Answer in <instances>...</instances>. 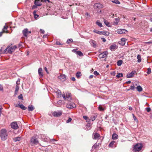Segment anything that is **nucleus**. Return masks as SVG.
Instances as JSON below:
<instances>
[{"mask_svg": "<svg viewBox=\"0 0 152 152\" xmlns=\"http://www.w3.org/2000/svg\"><path fill=\"white\" fill-rule=\"evenodd\" d=\"M142 148V145L140 144H137L134 148L133 150L135 152H138L140 151Z\"/></svg>", "mask_w": 152, "mask_h": 152, "instance_id": "nucleus-3", "label": "nucleus"}, {"mask_svg": "<svg viewBox=\"0 0 152 152\" xmlns=\"http://www.w3.org/2000/svg\"><path fill=\"white\" fill-rule=\"evenodd\" d=\"M126 39L125 38H122L121 39V40L119 41L118 43L121 45H124L126 43Z\"/></svg>", "mask_w": 152, "mask_h": 152, "instance_id": "nucleus-9", "label": "nucleus"}, {"mask_svg": "<svg viewBox=\"0 0 152 152\" xmlns=\"http://www.w3.org/2000/svg\"><path fill=\"white\" fill-rule=\"evenodd\" d=\"M107 54V52H104L99 54V57L101 58H104L106 56Z\"/></svg>", "mask_w": 152, "mask_h": 152, "instance_id": "nucleus-14", "label": "nucleus"}, {"mask_svg": "<svg viewBox=\"0 0 152 152\" xmlns=\"http://www.w3.org/2000/svg\"><path fill=\"white\" fill-rule=\"evenodd\" d=\"M40 32L42 33L43 34H44V33L45 32V31L44 30H43L42 29H40Z\"/></svg>", "mask_w": 152, "mask_h": 152, "instance_id": "nucleus-61", "label": "nucleus"}, {"mask_svg": "<svg viewBox=\"0 0 152 152\" xmlns=\"http://www.w3.org/2000/svg\"><path fill=\"white\" fill-rule=\"evenodd\" d=\"M111 50L113 51L117 48V46L115 44L112 45L110 47Z\"/></svg>", "mask_w": 152, "mask_h": 152, "instance_id": "nucleus-16", "label": "nucleus"}, {"mask_svg": "<svg viewBox=\"0 0 152 152\" xmlns=\"http://www.w3.org/2000/svg\"><path fill=\"white\" fill-rule=\"evenodd\" d=\"M146 110L147 112H149L151 110V109L150 107H147L146 108Z\"/></svg>", "mask_w": 152, "mask_h": 152, "instance_id": "nucleus-51", "label": "nucleus"}, {"mask_svg": "<svg viewBox=\"0 0 152 152\" xmlns=\"http://www.w3.org/2000/svg\"><path fill=\"white\" fill-rule=\"evenodd\" d=\"M73 42V40L71 39H70L67 40L66 42V43L69 44L70 42Z\"/></svg>", "mask_w": 152, "mask_h": 152, "instance_id": "nucleus-41", "label": "nucleus"}, {"mask_svg": "<svg viewBox=\"0 0 152 152\" xmlns=\"http://www.w3.org/2000/svg\"><path fill=\"white\" fill-rule=\"evenodd\" d=\"M102 41L103 42H105L106 41V40L104 38H102Z\"/></svg>", "mask_w": 152, "mask_h": 152, "instance_id": "nucleus-58", "label": "nucleus"}, {"mask_svg": "<svg viewBox=\"0 0 152 152\" xmlns=\"http://www.w3.org/2000/svg\"><path fill=\"white\" fill-rule=\"evenodd\" d=\"M99 144L97 145L96 143L92 147V148L96 149V148L99 145Z\"/></svg>", "mask_w": 152, "mask_h": 152, "instance_id": "nucleus-44", "label": "nucleus"}, {"mask_svg": "<svg viewBox=\"0 0 152 152\" xmlns=\"http://www.w3.org/2000/svg\"><path fill=\"white\" fill-rule=\"evenodd\" d=\"M23 33L25 37H27L28 33V29L27 28H25L23 31Z\"/></svg>", "mask_w": 152, "mask_h": 152, "instance_id": "nucleus-18", "label": "nucleus"}, {"mask_svg": "<svg viewBox=\"0 0 152 152\" xmlns=\"http://www.w3.org/2000/svg\"><path fill=\"white\" fill-rule=\"evenodd\" d=\"M3 90V88L1 85H0V90L2 91Z\"/></svg>", "mask_w": 152, "mask_h": 152, "instance_id": "nucleus-56", "label": "nucleus"}, {"mask_svg": "<svg viewBox=\"0 0 152 152\" xmlns=\"http://www.w3.org/2000/svg\"><path fill=\"white\" fill-rule=\"evenodd\" d=\"M135 87L134 85L131 86H130V88L129 89H128V90H134V89Z\"/></svg>", "mask_w": 152, "mask_h": 152, "instance_id": "nucleus-43", "label": "nucleus"}, {"mask_svg": "<svg viewBox=\"0 0 152 152\" xmlns=\"http://www.w3.org/2000/svg\"><path fill=\"white\" fill-rule=\"evenodd\" d=\"M112 2L117 4H120V2L118 1L117 0L112 1Z\"/></svg>", "mask_w": 152, "mask_h": 152, "instance_id": "nucleus-39", "label": "nucleus"}, {"mask_svg": "<svg viewBox=\"0 0 152 152\" xmlns=\"http://www.w3.org/2000/svg\"><path fill=\"white\" fill-rule=\"evenodd\" d=\"M12 49V52L14 51L15 49L17 48V46L16 45H14L13 46L10 47Z\"/></svg>", "mask_w": 152, "mask_h": 152, "instance_id": "nucleus-40", "label": "nucleus"}, {"mask_svg": "<svg viewBox=\"0 0 152 152\" xmlns=\"http://www.w3.org/2000/svg\"><path fill=\"white\" fill-rule=\"evenodd\" d=\"M118 137V136L116 134H113L112 136V139L113 140L117 139Z\"/></svg>", "mask_w": 152, "mask_h": 152, "instance_id": "nucleus-20", "label": "nucleus"}, {"mask_svg": "<svg viewBox=\"0 0 152 152\" xmlns=\"http://www.w3.org/2000/svg\"><path fill=\"white\" fill-rule=\"evenodd\" d=\"M100 111H102L104 110V109L103 107L101 106L100 105H99L98 107Z\"/></svg>", "mask_w": 152, "mask_h": 152, "instance_id": "nucleus-48", "label": "nucleus"}, {"mask_svg": "<svg viewBox=\"0 0 152 152\" xmlns=\"http://www.w3.org/2000/svg\"><path fill=\"white\" fill-rule=\"evenodd\" d=\"M12 52H13L12 49L11 48V47L10 46H8L4 50V53H11Z\"/></svg>", "mask_w": 152, "mask_h": 152, "instance_id": "nucleus-7", "label": "nucleus"}, {"mask_svg": "<svg viewBox=\"0 0 152 152\" xmlns=\"http://www.w3.org/2000/svg\"><path fill=\"white\" fill-rule=\"evenodd\" d=\"M136 72V71H134L129 74H128L126 75L127 78L132 77Z\"/></svg>", "mask_w": 152, "mask_h": 152, "instance_id": "nucleus-13", "label": "nucleus"}, {"mask_svg": "<svg viewBox=\"0 0 152 152\" xmlns=\"http://www.w3.org/2000/svg\"><path fill=\"white\" fill-rule=\"evenodd\" d=\"M43 70L42 68H40L38 69V72L39 75L40 77H42L43 74L42 73Z\"/></svg>", "mask_w": 152, "mask_h": 152, "instance_id": "nucleus-15", "label": "nucleus"}, {"mask_svg": "<svg viewBox=\"0 0 152 152\" xmlns=\"http://www.w3.org/2000/svg\"><path fill=\"white\" fill-rule=\"evenodd\" d=\"M94 32L97 34H100V33H101V32H99L96 30H94L93 31Z\"/></svg>", "mask_w": 152, "mask_h": 152, "instance_id": "nucleus-50", "label": "nucleus"}, {"mask_svg": "<svg viewBox=\"0 0 152 152\" xmlns=\"http://www.w3.org/2000/svg\"><path fill=\"white\" fill-rule=\"evenodd\" d=\"M18 98L19 99L23 100V97L22 94H20L18 97Z\"/></svg>", "mask_w": 152, "mask_h": 152, "instance_id": "nucleus-42", "label": "nucleus"}, {"mask_svg": "<svg viewBox=\"0 0 152 152\" xmlns=\"http://www.w3.org/2000/svg\"><path fill=\"white\" fill-rule=\"evenodd\" d=\"M93 135L94 136V139H97L100 137L99 134L98 133L93 134Z\"/></svg>", "mask_w": 152, "mask_h": 152, "instance_id": "nucleus-23", "label": "nucleus"}, {"mask_svg": "<svg viewBox=\"0 0 152 152\" xmlns=\"http://www.w3.org/2000/svg\"><path fill=\"white\" fill-rule=\"evenodd\" d=\"M19 89V86L18 85H16L15 87V91H18Z\"/></svg>", "mask_w": 152, "mask_h": 152, "instance_id": "nucleus-49", "label": "nucleus"}, {"mask_svg": "<svg viewBox=\"0 0 152 152\" xmlns=\"http://www.w3.org/2000/svg\"><path fill=\"white\" fill-rule=\"evenodd\" d=\"M44 69L45 70L46 72L47 73H48V71L47 69V68L45 67Z\"/></svg>", "mask_w": 152, "mask_h": 152, "instance_id": "nucleus-60", "label": "nucleus"}, {"mask_svg": "<svg viewBox=\"0 0 152 152\" xmlns=\"http://www.w3.org/2000/svg\"><path fill=\"white\" fill-rule=\"evenodd\" d=\"M36 12L35 11H34L33 12V14L34 15V17L35 19H37L39 17V15L36 14Z\"/></svg>", "mask_w": 152, "mask_h": 152, "instance_id": "nucleus-37", "label": "nucleus"}, {"mask_svg": "<svg viewBox=\"0 0 152 152\" xmlns=\"http://www.w3.org/2000/svg\"><path fill=\"white\" fill-rule=\"evenodd\" d=\"M94 74L96 75H98L99 74V73L98 72H97L96 71H94Z\"/></svg>", "mask_w": 152, "mask_h": 152, "instance_id": "nucleus-52", "label": "nucleus"}, {"mask_svg": "<svg viewBox=\"0 0 152 152\" xmlns=\"http://www.w3.org/2000/svg\"><path fill=\"white\" fill-rule=\"evenodd\" d=\"M83 118L86 120L87 122H89L91 121L90 118H89L86 116H83Z\"/></svg>", "mask_w": 152, "mask_h": 152, "instance_id": "nucleus-25", "label": "nucleus"}, {"mask_svg": "<svg viewBox=\"0 0 152 152\" xmlns=\"http://www.w3.org/2000/svg\"><path fill=\"white\" fill-rule=\"evenodd\" d=\"M8 28V26H5L4 27V28L3 29L2 31H4L5 32H6V33H8V31H5V30L7 29Z\"/></svg>", "mask_w": 152, "mask_h": 152, "instance_id": "nucleus-28", "label": "nucleus"}, {"mask_svg": "<svg viewBox=\"0 0 152 152\" xmlns=\"http://www.w3.org/2000/svg\"><path fill=\"white\" fill-rule=\"evenodd\" d=\"M119 19L118 18H116L115 19V21L114 22V25H117L118 23V22H119Z\"/></svg>", "mask_w": 152, "mask_h": 152, "instance_id": "nucleus-29", "label": "nucleus"}, {"mask_svg": "<svg viewBox=\"0 0 152 152\" xmlns=\"http://www.w3.org/2000/svg\"><path fill=\"white\" fill-rule=\"evenodd\" d=\"M116 77L119 78L120 77H123V74L122 73H118L116 76Z\"/></svg>", "mask_w": 152, "mask_h": 152, "instance_id": "nucleus-35", "label": "nucleus"}, {"mask_svg": "<svg viewBox=\"0 0 152 152\" xmlns=\"http://www.w3.org/2000/svg\"><path fill=\"white\" fill-rule=\"evenodd\" d=\"M38 139V137L37 135L33 136L31 138L30 141L31 145H34L38 144L39 143Z\"/></svg>", "mask_w": 152, "mask_h": 152, "instance_id": "nucleus-2", "label": "nucleus"}, {"mask_svg": "<svg viewBox=\"0 0 152 152\" xmlns=\"http://www.w3.org/2000/svg\"><path fill=\"white\" fill-rule=\"evenodd\" d=\"M18 91H15V94H14V96H15L17 94V93H18Z\"/></svg>", "mask_w": 152, "mask_h": 152, "instance_id": "nucleus-59", "label": "nucleus"}, {"mask_svg": "<svg viewBox=\"0 0 152 152\" xmlns=\"http://www.w3.org/2000/svg\"><path fill=\"white\" fill-rule=\"evenodd\" d=\"M126 31V30H125V29H120L117 30L116 32L118 34H121L123 33H125Z\"/></svg>", "mask_w": 152, "mask_h": 152, "instance_id": "nucleus-11", "label": "nucleus"}, {"mask_svg": "<svg viewBox=\"0 0 152 152\" xmlns=\"http://www.w3.org/2000/svg\"><path fill=\"white\" fill-rule=\"evenodd\" d=\"M8 136V134L6 130L4 129H1L0 131V137L2 140H6Z\"/></svg>", "mask_w": 152, "mask_h": 152, "instance_id": "nucleus-1", "label": "nucleus"}, {"mask_svg": "<svg viewBox=\"0 0 152 152\" xmlns=\"http://www.w3.org/2000/svg\"><path fill=\"white\" fill-rule=\"evenodd\" d=\"M104 23H105V24L107 26H109V24H110L106 20L104 19Z\"/></svg>", "mask_w": 152, "mask_h": 152, "instance_id": "nucleus-32", "label": "nucleus"}, {"mask_svg": "<svg viewBox=\"0 0 152 152\" xmlns=\"http://www.w3.org/2000/svg\"><path fill=\"white\" fill-rule=\"evenodd\" d=\"M20 79H18L16 83L17 85H18L19 84H20Z\"/></svg>", "mask_w": 152, "mask_h": 152, "instance_id": "nucleus-53", "label": "nucleus"}, {"mask_svg": "<svg viewBox=\"0 0 152 152\" xmlns=\"http://www.w3.org/2000/svg\"><path fill=\"white\" fill-rule=\"evenodd\" d=\"M4 31H3L2 32H0V37H1V36L2 35V34L3 33H4Z\"/></svg>", "mask_w": 152, "mask_h": 152, "instance_id": "nucleus-62", "label": "nucleus"}, {"mask_svg": "<svg viewBox=\"0 0 152 152\" xmlns=\"http://www.w3.org/2000/svg\"><path fill=\"white\" fill-rule=\"evenodd\" d=\"M137 62L140 63L141 61V57L140 55H138L137 56Z\"/></svg>", "mask_w": 152, "mask_h": 152, "instance_id": "nucleus-21", "label": "nucleus"}, {"mask_svg": "<svg viewBox=\"0 0 152 152\" xmlns=\"http://www.w3.org/2000/svg\"><path fill=\"white\" fill-rule=\"evenodd\" d=\"M11 126L12 129H16L18 128L17 123L16 122H12L11 124Z\"/></svg>", "mask_w": 152, "mask_h": 152, "instance_id": "nucleus-6", "label": "nucleus"}, {"mask_svg": "<svg viewBox=\"0 0 152 152\" xmlns=\"http://www.w3.org/2000/svg\"><path fill=\"white\" fill-rule=\"evenodd\" d=\"M3 109L2 106L1 105H0V113H1V110Z\"/></svg>", "mask_w": 152, "mask_h": 152, "instance_id": "nucleus-54", "label": "nucleus"}, {"mask_svg": "<svg viewBox=\"0 0 152 152\" xmlns=\"http://www.w3.org/2000/svg\"><path fill=\"white\" fill-rule=\"evenodd\" d=\"M96 117L97 115L95 114L93 115L90 118L91 121H93L94 120L96 119Z\"/></svg>", "mask_w": 152, "mask_h": 152, "instance_id": "nucleus-24", "label": "nucleus"}, {"mask_svg": "<svg viewBox=\"0 0 152 152\" xmlns=\"http://www.w3.org/2000/svg\"><path fill=\"white\" fill-rule=\"evenodd\" d=\"M66 96L64 94L63 95V97L65 100H66L67 99V100L69 101L72 99L71 94L67 92L66 93Z\"/></svg>", "mask_w": 152, "mask_h": 152, "instance_id": "nucleus-4", "label": "nucleus"}, {"mask_svg": "<svg viewBox=\"0 0 152 152\" xmlns=\"http://www.w3.org/2000/svg\"><path fill=\"white\" fill-rule=\"evenodd\" d=\"M42 1L40 0H35L34 1L35 4L38 6H40L42 5Z\"/></svg>", "mask_w": 152, "mask_h": 152, "instance_id": "nucleus-12", "label": "nucleus"}, {"mask_svg": "<svg viewBox=\"0 0 152 152\" xmlns=\"http://www.w3.org/2000/svg\"><path fill=\"white\" fill-rule=\"evenodd\" d=\"M19 106L23 110H25L26 109V107L23 104H18Z\"/></svg>", "mask_w": 152, "mask_h": 152, "instance_id": "nucleus-26", "label": "nucleus"}, {"mask_svg": "<svg viewBox=\"0 0 152 152\" xmlns=\"http://www.w3.org/2000/svg\"><path fill=\"white\" fill-rule=\"evenodd\" d=\"M67 108L72 109L76 107V104L73 102H69L66 105Z\"/></svg>", "mask_w": 152, "mask_h": 152, "instance_id": "nucleus-5", "label": "nucleus"}, {"mask_svg": "<svg viewBox=\"0 0 152 152\" xmlns=\"http://www.w3.org/2000/svg\"><path fill=\"white\" fill-rule=\"evenodd\" d=\"M115 143V141H112L109 145V146L110 147L113 148V145Z\"/></svg>", "mask_w": 152, "mask_h": 152, "instance_id": "nucleus-27", "label": "nucleus"}, {"mask_svg": "<svg viewBox=\"0 0 152 152\" xmlns=\"http://www.w3.org/2000/svg\"><path fill=\"white\" fill-rule=\"evenodd\" d=\"M96 24L97 25L100 27H102V23H100L98 20H97L96 22Z\"/></svg>", "mask_w": 152, "mask_h": 152, "instance_id": "nucleus-36", "label": "nucleus"}, {"mask_svg": "<svg viewBox=\"0 0 152 152\" xmlns=\"http://www.w3.org/2000/svg\"><path fill=\"white\" fill-rule=\"evenodd\" d=\"M57 93V95L58 96H61V92L60 90H58Z\"/></svg>", "mask_w": 152, "mask_h": 152, "instance_id": "nucleus-46", "label": "nucleus"}, {"mask_svg": "<svg viewBox=\"0 0 152 152\" xmlns=\"http://www.w3.org/2000/svg\"><path fill=\"white\" fill-rule=\"evenodd\" d=\"M85 15L87 16H89V17H90V15L88 12H86L85 14Z\"/></svg>", "mask_w": 152, "mask_h": 152, "instance_id": "nucleus-55", "label": "nucleus"}, {"mask_svg": "<svg viewBox=\"0 0 152 152\" xmlns=\"http://www.w3.org/2000/svg\"><path fill=\"white\" fill-rule=\"evenodd\" d=\"M94 8L95 9H100L102 7V4L99 3H96L94 5Z\"/></svg>", "mask_w": 152, "mask_h": 152, "instance_id": "nucleus-10", "label": "nucleus"}, {"mask_svg": "<svg viewBox=\"0 0 152 152\" xmlns=\"http://www.w3.org/2000/svg\"><path fill=\"white\" fill-rule=\"evenodd\" d=\"M81 73L80 72H78L76 74V76L77 78H79L81 76Z\"/></svg>", "mask_w": 152, "mask_h": 152, "instance_id": "nucleus-38", "label": "nucleus"}, {"mask_svg": "<svg viewBox=\"0 0 152 152\" xmlns=\"http://www.w3.org/2000/svg\"><path fill=\"white\" fill-rule=\"evenodd\" d=\"M77 54L80 56H82L83 55V53L80 51H78L76 52Z\"/></svg>", "mask_w": 152, "mask_h": 152, "instance_id": "nucleus-34", "label": "nucleus"}, {"mask_svg": "<svg viewBox=\"0 0 152 152\" xmlns=\"http://www.w3.org/2000/svg\"><path fill=\"white\" fill-rule=\"evenodd\" d=\"M20 140V137H15L13 139V140L15 142L19 141Z\"/></svg>", "mask_w": 152, "mask_h": 152, "instance_id": "nucleus-31", "label": "nucleus"}, {"mask_svg": "<svg viewBox=\"0 0 152 152\" xmlns=\"http://www.w3.org/2000/svg\"><path fill=\"white\" fill-rule=\"evenodd\" d=\"M123 61L121 60H119L117 61V65L118 66H121L122 64Z\"/></svg>", "mask_w": 152, "mask_h": 152, "instance_id": "nucleus-33", "label": "nucleus"}, {"mask_svg": "<svg viewBox=\"0 0 152 152\" xmlns=\"http://www.w3.org/2000/svg\"><path fill=\"white\" fill-rule=\"evenodd\" d=\"M34 109V108L32 105L29 106L28 107V110L29 111H32Z\"/></svg>", "mask_w": 152, "mask_h": 152, "instance_id": "nucleus-30", "label": "nucleus"}, {"mask_svg": "<svg viewBox=\"0 0 152 152\" xmlns=\"http://www.w3.org/2000/svg\"><path fill=\"white\" fill-rule=\"evenodd\" d=\"M56 45H61V44L59 42H56Z\"/></svg>", "mask_w": 152, "mask_h": 152, "instance_id": "nucleus-64", "label": "nucleus"}, {"mask_svg": "<svg viewBox=\"0 0 152 152\" xmlns=\"http://www.w3.org/2000/svg\"><path fill=\"white\" fill-rule=\"evenodd\" d=\"M72 120V119L71 118H69L66 121V123H69Z\"/></svg>", "mask_w": 152, "mask_h": 152, "instance_id": "nucleus-47", "label": "nucleus"}, {"mask_svg": "<svg viewBox=\"0 0 152 152\" xmlns=\"http://www.w3.org/2000/svg\"><path fill=\"white\" fill-rule=\"evenodd\" d=\"M90 42L94 48H96V47L97 45L96 42L95 41L91 40L90 41Z\"/></svg>", "mask_w": 152, "mask_h": 152, "instance_id": "nucleus-19", "label": "nucleus"}, {"mask_svg": "<svg viewBox=\"0 0 152 152\" xmlns=\"http://www.w3.org/2000/svg\"><path fill=\"white\" fill-rule=\"evenodd\" d=\"M151 69L150 68H148V69L147 71V73L149 75L151 73Z\"/></svg>", "mask_w": 152, "mask_h": 152, "instance_id": "nucleus-45", "label": "nucleus"}, {"mask_svg": "<svg viewBox=\"0 0 152 152\" xmlns=\"http://www.w3.org/2000/svg\"><path fill=\"white\" fill-rule=\"evenodd\" d=\"M132 115L133 116V118L134 120L136 121V120H137L136 117L134 115V114H133Z\"/></svg>", "mask_w": 152, "mask_h": 152, "instance_id": "nucleus-57", "label": "nucleus"}, {"mask_svg": "<svg viewBox=\"0 0 152 152\" xmlns=\"http://www.w3.org/2000/svg\"><path fill=\"white\" fill-rule=\"evenodd\" d=\"M71 79L72 80L74 81H75V79L74 77H72Z\"/></svg>", "mask_w": 152, "mask_h": 152, "instance_id": "nucleus-63", "label": "nucleus"}, {"mask_svg": "<svg viewBox=\"0 0 152 152\" xmlns=\"http://www.w3.org/2000/svg\"><path fill=\"white\" fill-rule=\"evenodd\" d=\"M58 78L61 79V81H64L65 80L66 76L64 75H62L58 76Z\"/></svg>", "mask_w": 152, "mask_h": 152, "instance_id": "nucleus-17", "label": "nucleus"}, {"mask_svg": "<svg viewBox=\"0 0 152 152\" xmlns=\"http://www.w3.org/2000/svg\"><path fill=\"white\" fill-rule=\"evenodd\" d=\"M137 91L139 92H141L142 91V88L140 86H138L136 87Z\"/></svg>", "mask_w": 152, "mask_h": 152, "instance_id": "nucleus-22", "label": "nucleus"}, {"mask_svg": "<svg viewBox=\"0 0 152 152\" xmlns=\"http://www.w3.org/2000/svg\"><path fill=\"white\" fill-rule=\"evenodd\" d=\"M61 114L62 113L61 111H54L53 113V115L54 117H56L60 116Z\"/></svg>", "mask_w": 152, "mask_h": 152, "instance_id": "nucleus-8", "label": "nucleus"}]
</instances>
